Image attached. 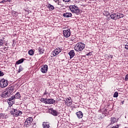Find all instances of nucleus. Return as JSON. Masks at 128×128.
I'll return each instance as SVG.
<instances>
[{
	"label": "nucleus",
	"mask_w": 128,
	"mask_h": 128,
	"mask_svg": "<svg viewBox=\"0 0 128 128\" xmlns=\"http://www.w3.org/2000/svg\"><path fill=\"white\" fill-rule=\"evenodd\" d=\"M124 14H122L119 12H116V14H113L110 15V18L112 20H116L118 18H124Z\"/></svg>",
	"instance_id": "f03ea898"
},
{
	"label": "nucleus",
	"mask_w": 128,
	"mask_h": 128,
	"mask_svg": "<svg viewBox=\"0 0 128 128\" xmlns=\"http://www.w3.org/2000/svg\"><path fill=\"white\" fill-rule=\"evenodd\" d=\"M86 46V44H82V42H78L74 47V50L76 52H82V50H84V47Z\"/></svg>",
	"instance_id": "f257e3e1"
},
{
	"label": "nucleus",
	"mask_w": 128,
	"mask_h": 128,
	"mask_svg": "<svg viewBox=\"0 0 128 128\" xmlns=\"http://www.w3.org/2000/svg\"><path fill=\"white\" fill-rule=\"evenodd\" d=\"M26 59L24 58L19 60L16 62V64H22V62H24V61Z\"/></svg>",
	"instance_id": "6ab92c4d"
},
{
	"label": "nucleus",
	"mask_w": 128,
	"mask_h": 128,
	"mask_svg": "<svg viewBox=\"0 0 128 128\" xmlns=\"http://www.w3.org/2000/svg\"><path fill=\"white\" fill-rule=\"evenodd\" d=\"M4 72H2V70H0V76H4Z\"/></svg>",
	"instance_id": "72a5a7b5"
},
{
	"label": "nucleus",
	"mask_w": 128,
	"mask_h": 128,
	"mask_svg": "<svg viewBox=\"0 0 128 128\" xmlns=\"http://www.w3.org/2000/svg\"><path fill=\"white\" fill-rule=\"evenodd\" d=\"M52 4H48V5H47V8H50Z\"/></svg>",
	"instance_id": "c9c22d12"
},
{
	"label": "nucleus",
	"mask_w": 128,
	"mask_h": 128,
	"mask_svg": "<svg viewBox=\"0 0 128 128\" xmlns=\"http://www.w3.org/2000/svg\"><path fill=\"white\" fill-rule=\"evenodd\" d=\"M124 80H126V82H128V74H127L125 76Z\"/></svg>",
	"instance_id": "7c9ffc66"
},
{
	"label": "nucleus",
	"mask_w": 128,
	"mask_h": 128,
	"mask_svg": "<svg viewBox=\"0 0 128 128\" xmlns=\"http://www.w3.org/2000/svg\"><path fill=\"white\" fill-rule=\"evenodd\" d=\"M16 99L14 96H12L10 98H8V102L9 104V106H12L16 102Z\"/></svg>",
	"instance_id": "6e6552de"
},
{
	"label": "nucleus",
	"mask_w": 128,
	"mask_h": 128,
	"mask_svg": "<svg viewBox=\"0 0 128 128\" xmlns=\"http://www.w3.org/2000/svg\"><path fill=\"white\" fill-rule=\"evenodd\" d=\"M124 48H126V50H128V42L125 45Z\"/></svg>",
	"instance_id": "473e14b6"
},
{
	"label": "nucleus",
	"mask_w": 128,
	"mask_h": 128,
	"mask_svg": "<svg viewBox=\"0 0 128 128\" xmlns=\"http://www.w3.org/2000/svg\"><path fill=\"white\" fill-rule=\"evenodd\" d=\"M5 46H7V44H5Z\"/></svg>",
	"instance_id": "a18cd8bd"
},
{
	"label": "nucleus",
	"mask_w": 128,
	"mask_h": 128,
	"mask_svg": "<svg viewBox=\"0 0 128 128\" xmlns=\"http://www.w3.org/2000/svg\"><path fill=\"white\" fill-rule=\"evenodd\" d=\"M22 70H24V68H22V65H20L19 66L18 72H22Z\"/></svg>",
	"instance_id": "b1692460"
},
{
	"label": "nucleus",
	"mask_w": 128,
	"mask_h": 128,
	"mask_svg": "<svg viewBox=\"0 0 128 128\" xmlns=\"http://www.w3.org/2000/svg\"><path fill=\"white\" fill-rule=\"evenodd\" d=\"M63 16H64V18H71L72 13H70V12L64 13V14H63Z\"/></svg>",
	"instance_id": "a211bd4d"
},
{
	"label": "nucleus",
	"mask_w": 128,
	"mask_h": 128,
	"mask_svg": "<svg viewBox=\"0 0 128 128\" xmlns=\"http://www.w3.org/2000/svg\"><path fill=\"white\" fill-rule=\"evenodd\" d=\"M118 92H116L114 94V98H118Z\"/></svg>",
	"instance_id": "a878e982"
},
{
	"label": "nucleus",
	"mask_w": 128,
	"mask_h": 128,
	"mask_svg": "<svg viewBox=\"0 0 128 128\" xmlns=\"http://www.w3.org/2000/svg\"><path fill=\"white\" fill-rule=\"evenodd\" d=\"M32 120H34V119L32 117L27 118L24 122V126H26L27 128L30 126L32 125Z\"/></svg>",
	"instance_id": "0eeeda50"
},
{
	"label": "nucleus",
	"mask_w": 128,
	"mask_h": 128,
	"mask_svg": "<svg viewBox=\"0 0 128 128\" xmlns=\"http://www.w3.org/2000/svg\"><path fill=\"white\" fill-rule=\"evenodd\" d=\"M14 98H20V92H17L16 94L14 96Z\"/></svg>",
	"instance_id": "4be33fe9"
},
{
	"label": "nucleus",
	"mask_w": 128,
	"mask_h": 128,
	"mask_svg": "<svg viewBox=\"0 0 128 128\" xmlns=\"http://www.w3.org/2000/svg\"><path fill=\"white\" fill-rule=\"evenodd\" d=\"M70 56V60H72V58H74V56L76 53H74V50H71L70 52H68V54Z\"/></svg>",
	"instance_id": "2eb2a0df"
},
{
	"label": "nucleus",
	"mask_w": 128,
	"mask_h": 128,
	"mask_svg": "<svg viewBox=\"0 0 128 128\" xmlns=\"http://www.w3.org/2000/svg\"><path fill=\"white\" fill-rule=\"evenodd\" d=\"M54 2H58V0H54Z\"/></svg>",
	"instance_id": "37998d69"
},
{
	"label": "nucleus",
	"mask_w": 128,
	"mask_h": 128,
	"mask_svg": "<svg viewBox=\"0 0 128 128\" xmlns=\"http://www.w3.org/2000/svg\"><path fill=\"white\" fill-rule=\"evenodd\" d=\"M44 96H46V92H44Z\"/></svg>",
	"instance_id": "ea45409f"
},
{
	"label": "nucleus",
	"mask_w": 128,
	"mask_h": 128,
	"mask_svg": "<svg viewBox=\"0 0 128 128\" xmlns=\"http://www.w3.org/2000/svg\"><path fill=\"white\" fill-rule=\"evenodd\" d=\"M110 17H108L107 18H106V20H110Z\"/></svg>",
	"instance_id": "4c0bfd02"
},
{
	"label": "nucleus",
	"mask_w": 128,
	"mask_h": 128,
	"mask_svg": "<svg viewBox=\"0 0 128 128\" xmlns=\"http://www.w3.org/2000/svg\"><path fill=\"white\" fill-rule=\"evenodd\" d=\"M10 2V0H2L0 4H4V2Z\"/></svg>",
	"instance_id": "bb28decb"
},
{
	"label": "nucleus",
	"mask_w": 128,
	"mask_h": 128,
	"mask_svg": "<svg viewBox=\"0 0 128 128\" xmlns=\"http://www.w3.org/2000/svg\"><path fill=\"white\" fill-rule=\"evenodd\" d=\"M4 114H0V118H4Z\"/></svg>",
	"instance_id": "c756f323"
},
{
	"label": "nucleus",
	"mask_w": 128,
	"mask_h": 128,
	"mask_svg": "<svg viewBox=\"0 0 128 128\" xmlns=\"http://www.w3.org/2000/svg\"><path fill=\"white\" fill-rule=\"evenodd\" d=\"M4 45V40L0 39V46Z\"/></svg>",
	"instance_id": "cd10ccee"
},
{
	"label": "nucleus",
	"mask_w": 128,
	"mask_h": 128,
	"mask_svg": "<svg viewBox=\"0 0 128 128\" xmlns=\"http://www.w3.org/2000/svg\"><path fill=\"white\" fill-rule=\"evenodd\" d=\"M64 102L65 104H68V101H65Z\"/></svg>",
	"instance_id": "79ce46f5"
},
{
	"label": "nucleus",
	"mask_w": 128,
	"mask_h": 128,
	"mask_svg": "<svg viewBox=\"0 0 128 128\" xmlns=\"http://www.w3.org/2000/svg\"><path fill=\"white\" fill-rule=\"evenodd\" d=\"M0 96L2 98H8V96H10L8 94V92L6 91H4L2 93L0 94Z\"/></svg>",
	"instance_id": "dca6fc26"
},
{
	"label": "nucleus",
	"mask_w": 128,
	"mask_h": 128,
	"mask_svg": "<svg viewBox=\"0 0 128 128\" xmlns=\"http://www.w3.org/2000/svg\"><path fill=\"white\" fill-rule=\"evenodd\" d=\"M14 91V86L10 85L6 88V92L10 96L12 94Z\"/></svg>",
	"instance_id": "423d86ee"
},
{
	"label": "nucleus",
	"mask_w": 128,
	"mask_h": 128,
	"mask_svg": "<svg viewBox=\"0 0 128 128\" xmlns=\"http://www.w3.org/2000/svg\"><path fill=\"white\" fill-rule=\"evenodd\" d=\"M6 47H4V48H3V50H6Z\"/></svg>",
	"instance_id": "a19ab883"
},
{
	"label": "nucleus",
	"mask_w": 128,
	"mask_h": 128,
	"mask_svg": "<svg viewBox=\"0 0 128 128\" xmlns=\"http://www.w3.org/2000/svg\"><path fill=\"white\" fill-rule=\"evenodd\" d=\"M8 86V80H6L4 78H2L0 80V86L2 88H6V86Z\"/></svg>",
	"instance_id": "39448f33"
},
{
	"label": "nucleus",
	"mask_w": 128,
	"mask_h": 128,
	"mask_svg": "<svg viewBox=\"0 0 128 128\" xmlns=\"http://www.w3.org/2000/svg\"><path fill=\"white\" fill-rule=\"evenodd\" d=\"M40 100V102H43L44 104H46L47 102H48V98H41Z\"/></svg>",
	"instance_id": "412c9836"
},
{
	"label": "nucleus",
	"mask_w": 128,
	"mask_h": 128,
	"mask_svg": "<svg viewBox=\"0 0 128 128\" xmlns=\"http://www.w3.org/2000/svg\"><path fill=\"white\" fill-rule=\"evenodd\" d=\"M42 127L43 128H50V124L48 122H44L42 124Z\"/></svg>",
	"instance_id": "f3484780"
},
{
	"label": "nucleus",
	"mask_w": 128,
	"mask_h": 128,
	"mask_svg": "<svg viewBox=\"0 0 128 128\" xmlns=\"http://www.w3.org/2000/svg\"><path fill=\"white\" fill-rule=\"evenodd\" d=\"M28 54L29 56H34V51L32 50H28Z\"/></svg>",
	"instance_id": "5701e85b"
},
{
	"label": "nucleus",
	"mask_w": 128,
	"mask_h": 128,
	"mask_svg": "<svg viewBox=\"0 0 128 128\" xmlns=\"http://www.w3.org/2000/svg\"><path fill=\"white\" fill-rule=\"evenodd\" d=\"M38 51L40 52V54H44V50H42V48H39Z\"/></svg>",
	"instance_id": "393cba45"
},
{
	"label": "nucleus",
	"mask_w": 128,
	"mask_h": 128,
	"mask_svg": "<svg viewBox=\"0 0 128 128\" xmlns=\"http://www.w3.org/2000/svg\"><path fill=\"white\" fill-rule=\"evenodd\" d=\"M56 104V100L52 98H47L46 104Z\"/></svg>",
	"instance_id": "f8f14e48"
},
{
	"label": "nucleus",
	"mask_w": 128,
	"mask_h": 128,
	"mask_svg": "<svg viewBox=\"0 0 128 128\" xmlns=\"http://www.w3.org/2000/svg\"><path fill=\"white\" fill-rule=\"evenodd\" d=\"M49 112L54 116H58L60 115L58 112L56 110H54V108H50L49 109Z\"/></svg>",
	"instance_id": "1a4fd4ad"
},
{
	"label": "nucleus",
	"mask_w": 128,
	"mask_h": 128,
	"mask_svg": "<svg viewBox=\"0 0 128 128\" xmlns=\"http://www.w3.org/2000/svg\"><path fill=\"white\" fill-rule=\"evenodd\" d=\"M12 110H10V114L14 116H20L22 114V112L20 110H18L14 108V106H12Z\"/></svg>",
	"instance_id": "7ed1b4c3"
},
{
	"label": "nucleus",
	"mask_w": 128,
	"mask_h": 128,
	"mask_svg": "<svg viewBox=\"0 0 128 128\" xmlns=\"http://www.w3.org/2000/svg\"><path fill=\"white\" fill-rule=\"evenodd\" d=\"M60 52V48H58L55 49L52 52L54 56H56V54H58Z\"/></svg>",
	"instance_id": "4468645a"
},
{
	"label": "nucleus",
	"mask_w": 128,
	"mask_h": 128,
	"mask_svg": "<svg viewBox=\"0 0 128 128\" xmlns=\"http://www.w3.org/2000/svg\"><path fill=\"white\" fill-rule=\"evenodd\" d=\"M48 65L45 64L41 68L40 71L42 74H46V72H48Z\"/></svg>",
	"instance_id": "9b49d317"
},
{
	"label": "nucleus",
	"mask_w": 128,
	"mask_h": 128,
	"mask_svg": "<svg viewBox=\"0 0 128 128\" xmlns=\"http://www.w3.org/2000/svg\"><path fill=\"white\" fill-rule=\"evenodd\" d=\"M124 100L122 102V104H124Z\"/></svg>",
	"instance_id": "c03bdc74"
},
{
	"label": "nucleus",
	"mask_w": 128,
	"mask_h": 128,
	"mask_svg": "<svg viewBox=\"0 0 128 128\" xmlns=\"http://www.w3.org/2000/svg\"><path fill=\"white\" fill-rule=\"evenodd\" d=\"M76 114L79 118H82V112H78L76 113Z\"/></svg>",
	"instance_id": "aec40b11"
},
{
	"label": "nucleus",
	"mask_w": 128,
	"mask_h": 128,
	"mask_svg": "<svg viewBox=\"0 0 128 128\" xmlns=\"http://www.w3.org/2000/svg\"><path fill=\"white\" fill-rule=\"evenodd\" d=\"M63 2H70V0H63Z\"/></svg>",
	"instance_id": "f704fd0d"
},
{
	"label": "nucleus",
	"mask_w": 128,
	"mask_h": 128,
	"mask_svg": "<svg viewBox=\"0 0 128 128\" xmlns=\"http://www.w3.org/2000/svg\"><path fill=\"white\" fill-rule=\"evenodd\" d=\"M118 119L116 120V118H114V117H112L110 118V126H111V124H114V122H118Z\"/></svg>",
	"instance_id": "ddd939ff"
},
{
	"label": "nucleus",
	"mask_w": 128,
	"mask_h": 128,
	"mask_svg": "<svg viewBox=\"0 0 128 128\" xmlns=\"http://www.w3.org/2000/svg\"><path fill=\"white\" fill-rule=\"evenodd\" d=\"M49 10H54V6L51 5V6H50V8H49Z\"/></svg>",
	"instance_id": "c85d7f7f"
},
{
	"label": "nucleus",
	"mask_w": 128,
	"mask_h": 128,
	"mask_svg": "<svg viewBox=\"0 0 128 128\" xmlns=\"http://www.w3.org/2000/svg\"><path fill=\"white\" fill-rule=\"evenodd\" d=\"M69 8L70 10L73 12V14H80V9H78V8L75 5L70 6H69Z\"/></svg>",
	"instance_id": "20e7f679"
},
{
	"label": "nucleus",
	"mask_w": 128,
	"mask_h": 128,
	"mask_svg": "<svg viewBox=\"0 0 128 128\" xmlns=\"http://www.w3.org/2000/svg\"><path fill=\"white\" fill-rule=\"evenodd\" d=\"M106 16H110V12H106Z\"/></svg>",
	"instance_id": "58836bf2"
},
{
	"label": "nucleus",
	"mask_w": 128,
	"mask_h": 128,
	"mask_svg": "<svg viewBox=\"0 0 128 128\" xmlns=\"http://www.w3.org/2000/svg\"><path fill=\"white\" fill-rule=\"evenodd\" d=\"M63 34L64 38H70V30L68 28L63 30Z\"/></svg>",
	"instance_id": "9d476101"
},
{
	"label": "nucleus",
	"mask_w": 128,
	"mask_h": 128,
	"mask_svg": "<svg viewBox=\"0 0 128 128\" xmlns=\"http://www.w3.org/2000/svg\"><path fill=\"white\" fill-rule=\"evenodd\" d=\"M71 104H72V102H68V106H70Z\"/></svg>",
	"instance_id": "2f4dec72"
},
{
	"label": "nucleus",
	"mask_w": 128,
	"mask_h": 128,
	"mask_svg": "<svg viewBox=\"0 0 128 128\" xmlns=\"http://www.w3.org/2000/svg\"><path fill=\"white\" fill-rule=\"evenodd\" d=\"M68 100H72V98L69 97L67 98Z\"/></svg>",
	"instance_id": "e433bc0d"
}]
</instances>
